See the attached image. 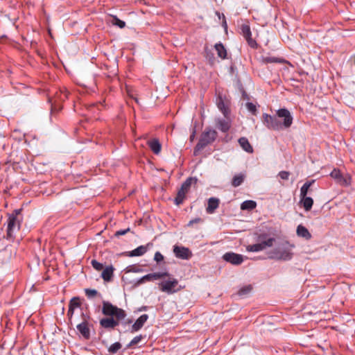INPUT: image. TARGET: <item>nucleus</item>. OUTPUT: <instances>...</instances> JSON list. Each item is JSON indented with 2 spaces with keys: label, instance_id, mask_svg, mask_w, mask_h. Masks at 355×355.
<instances>
[{
  "label": "nucleus",
  "instance_id": "nucleus-24",
  "mask_svg": "<svg viewBox=\"0 0 355 355\" xmlns=\"http://www.w3.org/2000/svg\"><path fill=\"white\" fill-rule=\"evenodd\" d=\"M302 206L306 211H309L313 205V200L311 197H300Z\"/></svg>",
  "mask_w": 355,
  "mask_h": 355
},
{
  "label": "nucleus",
  "instance_id": "nucleus-25",
  "mask_svg": "<svg viewBox=\"0 0 355 355\" xmlns=\"http://www.w3.org/2000/svg\"><path fill=\"white\" fill-rule=\"evenodd\" d=\"M214 48L219 58L221 59L227 58V51L221 43L216 44Z\"/></svg>",
  "mask_w": 355,
  "mask_h": 355
},
{
  "label": "nucleus",
  "instance_id": "nucleus-46",
  "mask_svg": "<svg viewBox=\"0 0 355 355\" xmlns=\"http://www.w3.org/2000/svg\"><path fill=\"white\" fill-rule=\"evenodd\" d=\"M200 221H201V219L200 218H196L193 220H190L189 223H188V225L191 226L193 223H200Z\"/></svg>",
  "mask_w": 355,
  "mask_h": 355
},
{
  "label": "nucleus",
  "instance_id": "nucleus-32",
  "mask_svg": "<svg viewBox=\"0 0 355 355\" xmlns=\"http://www.w3.org/2000/svg\"><path fill=\"white\" fill-rule=\"evenodd\" d=\"M245 107L248 109V110L251 112L253 115L257 114V105L252 103L248 102L245 104Z\"/></svg>",
  "mask_w": 355,
  "mask_h": 355
},
{
  "label": "nucleus",
  "instance_id": "nucleus-44",
  "mask_svg": "<svg viewBox=\"0 0 355 355\" xmlns=\"http://www.w3.org/2000/svg\"><path fill=\"white\" fill-rule=\"evenodd\" d=\"M68 97V92H64V93L62 92H60V98L61 101H64Z\"/></svg>",
  "mask_w": 355,
  "mask_h": 355
},
{
  "label": "nucleus",
  "instance_id": "nucleus-33",
  "mask_svg": "<svg viewBox=\"0 0 355 355\" xmlns=\"http://www.w3.org/2000/svg\"><path fill=\"white\" fill-rule=\"evenodd\" d=\"M121 344L119 342H116L110 345V347L108 349V351L110 353L115 354L121 348Z\"/></svg>",
  "mask_w": 355,
  "mask_h": 355
},
{
  "label": "nucleus",
  "instance_id": "nucleus-26",
  "mask_svg": "<svg viewBox=\"0 0 355 355\" xmlns=\"http://www.w3.org/2000/svg\"><path fill=\"white\" fill-rule=\"evenodd\" d=\"M315 180L307 181L300 189V197H305L307 196L309 188L314 183Z\"/></svg>",
  "mask_w": 355,
  "mask_h": 355
},
{
  "label": "nucleus",
  "instance_id": "nucleus-40",
  "mask_svg": "<svg viewBox=\"0 0 355 355\" xmlns=\"http://www.w3.org/2000/svg\"><path fill=\"white\" fill-rule=\"evenodd\" d=\"M154 260L159 263L164 260V256L159 252H156L154 256Z\"/></svg>",
  "mask_w": 355,
  "mask_h": 355
},
{
  "label": "nucleus",
  "instance_id": "nucleus-9",
  "mask_svg": "<svg viewBox=\"0 0 355 355\" xmlns=\"http://www.w3.org/2000/svg\"><path fill=\"white\" fill-rule=\"evenodd\" d=\"M169 276V273L166 272H154V273H150L148 275H146L143 276L141 278H140L137 281V284H141L145 283L146 282H150V281H155L159 279H162L165 277Z\"/></svg>",
  "mask_w": 355,
  "mask_h": 355
},
{
  "label": "nucleus",
  "instance_id": "nucleus-8",
  "mask_svg": "<svg viewBox=\"0 0 355 355\" xmlns=\"http://www.w3.org/2000/svg\"><path fill=\"white\" fill-rule=\"evenodd\" d=\"M173 253L176 257L185 260H188L192 257L191 251L188 248L183 246L174 245Z\"/></svg>",
  "mask_w": 355,
  "mask_h": 355
},
{
  "label": "nucleus",
  "instance_id": "nucleus-13",
  "mask_svg": "<svg viewBox=\"0 0 355 355\" xmlns=\"http://www.w3.org/2000/svg\"><path fill=\"white\" fill-rule=\"evenodd\" d=\"M121 320L114 319L113 318H105L100 320V324L105 329H114L119 325Z\"/></svg>",
  "mask_w": 355,
  "mask_h": 355
},
{
  "label": "nucleus",
  "instance_id": "nucleus-22",
  "mask_svg": "<svg viewBox=\"0 0 355 355\" xmlns=\"http://www.w3.org/2000/svg\"><path fill=\"white\" fill-rule=\"evenodd\" d=\"M239 143L241 147L246 152L252 153L253 152V148L250 144L248 139L245 137H241L239 139Z\"/></svg>",
  "mask_w": 355,
  "mask_h": 355
},
{
  "label": "nucleus",
  "instance_id": "nucleus-11",
  "mask_svg": "<svg viewBox=\"0 0 355 355\" xmlns=\"http://www.w3.org/2000/svg\"><path fill=\"white\" fill-rule=\"evenodd\" d=\"M223 259L233 265H240L243 261V257L241 254L234 252H226L223 256Z\"/></svg>",
  "mask_w": 355,
  "mask_h": 355
},
{
  "label": "nucleus",
  "instance_id": "nucleus-41",
  "mask_svg": "<svg viewBox=\"0 0 355 355\" xmlns=\"http://www.w3.org/2000/svg\"><path fill=\"white\" fill-rule=\"evenodd\" d=\"M142 338V336H137L136 337H135L130 343L129 345L130 346H132V345H137V343H139L141 340Z\"/></svg>",
  "mask_w": 355,
  "mask_h": 355
},
{
  "label": "nucleus",
  "instance_id": "nucleus-36",
  "mask_svg": "<svg viewBox=\"0 0 355 355\" xmlns=\"http://www.w3.org/2000/svg\"><path fill=\"white\" fill-rule=\"evenodd\" d=\"M85 295L89 298H92L98 295V292L95 289L86 288L85 289Z\"/></svg>",
  "mask_w": 355,
  "mask_h": 355
},
{
  "label": "nucleus",
  "instance_id": "nucleus-6",
  "mask_svg": "<svg viewBox=\"0 0 355 355\" xmlns=\"http://www.w3.org/2000/svg\"><path fill=\"white\" fill-rule=\"evenodd\" d=\"M82 318L83 321L80 324H77L76 328L85 339H89L90 337V330L89 327V320L90 319V317L83 313Z\"/></svg>",
  "mask_w": 355,
  "mask_h": 355
},
{
  "label": "nucleus",
  "instance_id": "nucleus-7",
  "mask_svg": "<svg viewBox=\"0 0 355 355\" xmlns=\"http://www.w3.org/2000/svg\"><path fill=\"white\" fill-rule=\"evenodd\" d=\"M274 241L275 239L270 238L268 240L261 242L259 243L249 245L247 246L246 250L248 252H259L266 249L268 247L272 246Z\"/></svg>",
  "mask_w": 355,
  "mask_h": 355
},
{
  "label": "nucleus",
  "instance_id": "nucleus-29",
  "mask_svg": "<svg viewBox=\"0 0 355 355\" xmlns=\"http://www.w3.org/2000/svg\"><path fill=\"white\" fill-rule=\"evenodd\" d=\"M186 193H187L182 189L180 188L179 189L177 193V196L175 199V202L176 205H179L183 202L185 198Z\"/></svg>",
  "mask_w": 355,
  "mask_h": 355
},
{
  "label": "nucleus",
  "instance_id": "nucleus-10",
  "mask_svg": "<svg viewBox=\"0 0 355 355\" xmlns=\"http://www.w3.org/2000/svg\"><path fill=\"white\" fill-rule=\"evenodd\" d=\"M241 33L246 40L249 46L253 49H256L257 47V44L256 41L252 38V33L250 26L246 24H243L241 27Z\"/></svg>",
  "mask_w": 355,
  "mask_h": 355
},
{
  "label": "nucleus",
  "instance_id": "nucleus-42",
  "mask_svg": "<svg viewBox=\"0 0 355 355\" xmlns=\"http://www.w3.org/2000/svg\"><path fill=\"white\" fill-rule=\"evenodd\" d=\"M130 228H127L125 230H119L117 232H115V236L116 237H119L120 236H122V235H125L127 232H130Z\"/></svg>",
  "mask_w": 355,
  "mask_h": 355
},
{
  "label": "nucleus",
  "instance_id": "nucleus-34",
  "mask_svg": "<svg viewBox=\"0 0 355 355\" xmlns=\"http://www.w3.org/2000/svg\"><path fill=\"white\" fill-rule=\"evenodd\" d=\"M80 306V298L78 297H73L70 302L69 306L72 307L73 309L78 308Z\"/></svg>",
  "mask_w": 355,
  "mask_h": 355
},
{
  "label": "nucleus",
  "instance_id": "nucleus-21",
  "mask_svg": "<svg viewBox=\"0 0 355 355\" xmlns=\"http://www.w3.org/2000/svg\"><path fill=\"white\" fill-rule=\"evenodd\" d=\"M114 267L112 266H107L102 272L101 277L105 282H110L112 279L114 272Z\"/></svg>",
  "mask_w": 355,
  "mask_h": 355
},
{
  "label": "nucleus",
  "instance_id": "nucleus-31",
  "mask_svg": "<svg viewBox=\"0 0 355 355\" xmlns=\"http://www.w3.org/2000/svg\"><path fill=\"white\" fill-rule=\"evenodd\" d=\"M261 62L264 64L281 62V60L275 57H261Z\"/></svg>",
  "mask_w": 355,
  "mask_h": 355
},
{
  "label": "nucleus",
  "instance_id": "nucleus-2",
  "mask_svg": "<svg viewBox=\"0 0 355 355\" xmlns=\"http://www.w3.org/2000/svg\"><path fill=\"white\" fill-rule=\"evenodd\" d=\"M293 248H294V245H290L288 242L283 243L272 251L271 257L278 260H290L293 257V253L291 252Z\"/></svg>",
  "mask_w": 355,
  "mask_h": 355
},
{
  "label": "nucleus",
  "instance_id": "nucleus-47",
  "mask_svg": "<svg viewBox=\"0 0 355 355\" xmlns=\"http://www.w3.org/2000/svg\"><path fill=\"white\" fill-rule=\"evenodd\" d=\"M147 310V306H143L142 308L140 309V311H146Z\"/></svg>",
  "mask_w": 355,
  "mask_h": 355
},
{
  "label": "nucleus",
  "instance_id": "nucleus-18",
  "mask_svg": "<svg viewBox=\"0 0 355 355\" xmlns=\"http://www.w3.org/2000/svg\"><path fill=\"white\" fill-rule=\"evenodd\" d=\"M219 200L216 198H210L208 200L206 211L208 214H213L215 210L218 207Z\"/></svg>",
  "mask_w": 355,
  "mask_h": 355
},
{
  "label": "nucleus",
  "instance_id": "nucleus-20",
  "mask_svg": "<svg viewBox=\"0 0 355 355\" xmlns=\"http://www.w3.org/2000/svg\"><path fill=\"white\" fill-rule=\"evenodd\" d=\"M296 232L297 236L304 238L306 240H309L311 238V234H310L307 228L303 226L302 225H299L297 226Z\"/></svg>",
  "mask_w": 355,
  "mask_h": 355
},
{
  "label": "nucleus",
  "instance_id": "nucleus-45",
  "mask_svg": "<svg viewBox=\"0 0 355 355\" xmlns=\"http://www.w3.org/2000/svg\"><path fill=\"white\" fill-rule=\"evenodd\" d=\"M74 309H75L69 306V310H68L67 315L69 316V320H71V318L73 316V312H74Z\"/></svg>",
  "mask_w": 355,
  "mask_h": 355
},
{
  "label": "nucleus",
  "instance_id": "nucleus-35",
  "mask_svg": "<svg viewBox=\"0 0 355 355\" xmlns=\"http://www.w3.org/2000/svg\"><path fill=\"white\" fill-rule=\"evenodd\" d=\"M205 56L206 58L209 60L210 64H213L215 61V58L214 57V54L211 53L210 50L208 49L207 47H205Z\"/></svg>",
  "mask_w": 355,
  "mask_h": 355
},
{
  "label": "nucleus",
  "instance_id": "nucleus-16",
  "mask_svg": "<svg viewBox=\"0 0 355 355\" xmlns=\"http://www.w3.org/2000/svg\"><path fill=\"white\" fill-rule=\"evenodd\" d=\"M148 319V315L147 314L141 315L132 324V332L137 331L141 329Z\"/></svg>",
  "mask_w": 355,
  "mask_h": 355
},
{
  "label": "nucleus",
  "instance_id": "nucleus-37",
  "mask_svg": "<svg viewBox=\"0 0 355 355\" xmlns=\"http://www.w3.org/2000/svg\"><path fill=\"white\" fill-rule=\"evenodd\" d=\"M252 290V286H245L242 288H241L239 292H238V294L240 295V296H242V295H245L247 294H248Z\"/></svg>",
  "mask_w": 355,
  "mask_h": 355
},
{
  "label": "nucleus",
  "instance_id": "nucleus-38",
  "mask_svg": "<svg viewBox=\"0 0 355 355\" xmlns=\"http://www.w3.org/2000/svg\"><path fill=\"white\" fill-rule=\"evenodd\" d=\"M112 23H113V24H114V25H116V26H119V28H124V27L125 26V21H122V20H121V19H118V18H117V17H114V19H113V22H112Z\"/></svg>",
  "mask_w": 355,
  "mask_h": 355
},
{
  "label": "nucleus",
  "instance_id": "nucleus-39",
  "mask_svg": "<svg viewBox=\"0 0 355 355\" xmlns=\"http://www.w3.org/2000/svg\"><path fill=\"white\" fill-rule=\"evenodd\" d=\"M91 263H92V266H93V268L98 271H100L103 269V265L102 263H99L98 261H97L96 260H94V259L92 260Z\"/></svg>",
  "mask_w": 355,
  "mask_h": 355
},
{
  "label": "nucleus",
  "instance_id": "nucleus-3",
  "mask_svg": "<svg viewBox=\"0 0 355 355\" xmlns=\"http://www.w3.org/2000/svg\"><path fill=\"white\" fill-rule=\"evenodd\" d=\"M102 313L105 315L114 316L117 320H123L126 316L124 310L105 301L103 302Z\"/></svg>",
  "mask_w": 355,
  "mask_h": 355
},
{
  "label": "nucleus",
  "instance_id": "nucleus-17",
  "mask_svg": "<svg viewBox=\"0 0 355 355\" xmlns=\"http://www.w3.org/2000/svg\"><path fill=\"white\" fill-rule=\"evenodd\" d=\"M216 104L218 109L222 112L225 117H227L230 114V109L227 103H225L221 96L216 100Z\"/></svg>",
  "mask_w": 355,
  "mask_h": 355
},
{
  "label": "nucleus",
  "instance_id": "nucleus-48",
  "mask_svg": "<svg viewBox=\"0 0 355 355\" xmlns=\"http://www.w3.org/2000/svg\"><path fill=\"white\" fill-rule=\"evenodd\" d=\"M131 322H132V321L130 320H129L126 323L130 324Z\"/></svg>",
  "mask_w": 355,
  "mask_h": 355
},
{
  "label": "nucleus",
  "instance_id": "nucleus-4",
  "mask_svg": "<svg viewBox=\"0 0 355 355\" xmlns=\"http://www.w3.org/2000/svg\"><path fill=\"white\" fill-rule=\"evenodd\" d=\"M218 135L216 130L211 129H206L201 135L198 143L196 144L195 150H200L207 145L215 141Z\"/></svg>",
  "mask_w": 355,
  "mask_h": 355
},
{
  "label": "nucleus",
  "instance_id": "nucleus-23",
  "mask_svg": "<svg viewBox=\"0 0 355 355\" xmlns=\"http://www.w3.org/2000/svg\"><path fill=\"white\" fill-rule=\"evenodd\" d=\"M147 250L148 245H140L137 247L136 249L130 252L129 255L130 257L141 256L147 252Z\"/></svg>",
  "mask_w": 355,
  "mask_h": 355
},
{
  "label": "nucleus",
  "instance_id": "nucleus-5",
  "mask_svg": "<svg viewBox=\"0 0 355 355\" xmlns=\"http://www.w3.org/2000/svg\"><path fill=\"white\" fill-rule=\"evenodd\" d=\"M168 277V279L167 280L162 281L159 283L158 286L159 290L168 294H172L180 291V288H175L178 285V281L176 279L171 277L170 275Z\"/></svg>",
  "mask_w": 355,
  "mask_h": 355
},
{
  "label": "nucleus",
  "instance_id": "nucleus-27",
  "mask_svg": "<svg viewBox=\"0 0 355 355\" xmlns=\"http://www.w3.org/2000/svg\"><path fill=\"white\" fill-rule=\"evenodd\" d=\"M245 175L243 174H237L234 176L232 180V185L234 187L240 186L244 181Z\"/></svg>",
  "mask_w": 355,
  "mask_h": 355
},
{
  "label": "nucleus",
  "instance_id": "nucleus-19",
  "mask_svg": "<svg viewBox=\"0 0 355 355\" xmlns=\"http://www.w3.org/2000/svg\"><path fill=\"white\" fill-rule=\"evenodd\" d=\"M148 144L151 150L156 155L159 154L161 151V144L157 139H153L148 141Z\"/></svg>",
  "mask_w": 355,
  "mask_h": 355
},
{
  "label": "nucleus",
  "instance_id": "nucleus-1",
  "mask_svg": "<svg viewBox=\"0 0 355 355\" xmlns=\"http://www.w3.org/2000/svg\"><path fill=\"white\" fill-rule=\"evenodd\" d=\"M262 117L264 125L268 129L273 130L288 128L293 123V116L291 112L286 108L278 110L275 116L265 113Z\"/></svg>",
  "mask_w": 355,
  "mask_h": 355
},
{
  "label": "nucleus",
  "instance_id": "nucleus-14",
  "mask_svg": "<svg viewBox=\"0 0 355 355\" xmlns=\"http://www.w3.org/2000/svg\"><path fill=\"white\" fill-rule=\"evenodd\" d=\"M216 126L217 128H218L220 131H222L223 132H227L231 127L230 121L228 116L225 117V119H216Z\"/></svg>",
  "mask_w": 355,
  "mask_h": 355
},
{
  "label": "nucleus",
  "instance_id": "nucleus-28",
  "mask_svg": "<svg viewBox=\"0 0 355 355\" xmlns=\"http://www.w3.org/2000/svg\"><path fill=\"white\" fill-rule=\"evenodd\" d=\"M257 206V203L253 200H245L244 201L241 205V209L242 210H252L254 209Z\"/></svg>",
  "mask_w": 355,
  "mask_h": 355
},
{
  "label": "nucleus",
  "instance_id": "nucleus-12",
  "mask_svg": "<svg viewBox=\"0 0 355 355\" xmlns=\"http://www.w3.org/2000/svg\"><path fill=\"white\" fill-rule=\"evenodd\" d=\"M330 175L340 185L347 186L349 184V178L344 177L339 170L334 169Z\"/></svg>",
  "mask_w": 355,
  "mask_h": 355
},
{
  "label": "nucleus",
  "instance_id": "nucleus-43",
  "mask_svg": "<svg viewBox=\"0 0 355 355\" xmlns=\"http://www.w3.org/2000/svg\"><path fill=\"white\" fill-rule=\"evenodd\" d=\"M289 173L287 172V171H281L279 172V176L282 179V180H288V177H289Z\"/></svg>",
  "mask_w": 355,
  "mask_h": 355
},
{
  "label": "nucleus",
  "instance_id": "nucleus-30",
  "mask_svg": "<svg viewBox=\"0 0 355 355\" xmlns=\"http://www.w3.org/2000/svg\"><path fill=\"white\" fill-rule=\"evenodd\" d=\"M193 182V179L192 178H189L186 180L185 182L181 186V189H182L186 193L189 191L190 187L191 186L192 182Z\"/></svg>",
  "mask_w": 355,
  "mask_h": 355
},
{
  "label": "nucleus",
  "instance_id": "nucleus-15",
  "mask_svg": "<svg viewBox=\"0 0 355 355\" xmlns=\"http://www.w3.org/2000/svg\"><path fill=\"white\" fill-rule=\"evenodd\" d=\"M19 225V222L17 220V217L15 216H10L8 218V230L7 234L8 236H11L12 234L17 226Z\"/></svg>",
  "mask_w": 355,
  "mask_h": 355
}]
</instances>
